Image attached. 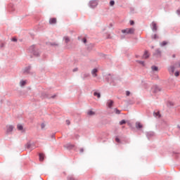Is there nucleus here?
<instances>
[{
    "label": "nucleus",
    "mask_w": 180,
    "mask_h": 180,
    "mask_svg": "<svg viewBox=\"0 0 180 180\" xmlns=\"http://www.w3.org/2000/svg\"><path fill=\"white\" fill-rule=\"evenodd\" d=\"M149 54L148 51H145L144 54H143V58H148L149 57Z\"/></svg>",
    "instance_id": "ddd939ff"
},
{
    "label": "nucleus",
    "mask_w": 180,
    "mask_h": 180,
    "mask_svg": "<svg viewBox=\"0 0 180 180\" xmlns=\"http://www.w3.org/2000/svg\"><path fill=\"white\" fill-rule=\"evenodd\" d=\"M98 72V69L95 68L91 70V74L93 77H98V75L96 74Z\"/></svg>",
    "instance_id": "39448f33"
},
{
    "label": "nucleus",
    "mask_w": 180,
    "mask_h": 180,
    "mask_svg": "<svg viewBox=\"0 0 180 180\" xmlns=\"http://www.w3.org/2000/svg\"><path fill=\"white\" fill-rule=\"evenodd\" d=\"M126 95H127V96H130V91H126Z\"/></svg>",
    "instance_id": "5701e85b"
},
{
    "label": "nucleus",
    "mask_w": 180,
    "mask_h": 180,
    "mask_svg": "<svg viewBox=\"0 0 180 180\" xmlns=\"http://www.w3.org/2000/svg\"><path fill=\"white\" fill-rule=\"evenodd\" d=\"M156 53H157V54H161V51H160V50H156Z\"/></svg>",
    "instance_id": "393cba45"
},
{
    "label": "nucleus",
    "mask_w": 180,
    "mask_h": 180,
    "mask_svg": "<svg viewBox=\"0 0 180 180\" xmlns=\"http://www.w3.org/2000/svg\"><path fill=\"white\" fill-rule=\"evenodd\" d=\"M178 15H180V10H177Z\"/></svg>",
    "instance_id": "2f4dec72"
},
{
    "label": "nucleus",
    "mask_w": 180,
    "mask_h": 180,
    "mask_svg": "<svg viewBox=\"0 0 180 180\" xmlns=\"http://www.w3.org/2000/svg\"><path fill=\"white\" fill-rule=\"evenodd\" d=\"M115 141H117V143H120V139L119 138H115Z\"/></svg>",
    "instance_id": "4be33fe9"
},
{
    "label": "nucleus",
    "mask_w": 180,
    "mask_h": 180,
    "mask_svg": "<svg viewBox=\"0 0 180 180\" xmlns=\"http://www.w3.org/2000/svg\"><path fill=\"white\" fill-rule=\"evenodd\" d=\"M167 44H168V42L164 41L162 43H160V46L161 47H164V46H167Z\"/></svg>",
    "instance_id": "2eb2a0df"
},
{
    "label": "nucleus",
    "mask_w": 180,
    "mask_h": 180,
    "mask_svg": "<svg viewBox=\"0 0 180 180\" xmlns=\"http://www.w3.org/2000/svg\"><path fill=\"white\" fill-rule=\"evenodd\" d=\"M120 124L122 126V124H126V120H122L121 122H120Z\"/></svg>",
    "instance_id": "6ab92c4d"
},
{
    "label": "nucleus",
    "mask_w": 180,
    "mask_h": 180,
    "mask_svg": "<svg viewBox=\"0 0 180 180\" xmlns=\"http://www.w3.org/2000/svg\"><path fill=\"white\" fill-rule=\"evenodd\" d=\"M41 129H44V124H41Z\"/></svg>",
    "instance_id": "c85d7f7f"
},
{
    "label": "nucleus",
    "mask_w": 180,
    "mask_h": 180,
    "mask_svg": "<svg viewBox=\"0 0 180 180\" xmlns=\"http://www.w3.org/2000/svg\"><path fill=\"white\" fill-rule=\"evenodd\" d=\"M7 133H12L13 131L14 127L12 125H8L6 127Z\"/></svg>",
    "instance_id": "7ed1b4c3"
},
{
    "label": "nucleus",
    "mask_w": 180,
    "mask_h": 180,
    "mask_svg": "<svg viewBox=\"0 0 180 180\" xmlns=\"http://www.w3.org/2000/svg\"><path fill=\"white\" fill-rule=\"evenodd\" d=\"M172 57H173V58H175V54H174V55L172 56Z\"/></svg>",
    "instance_id": "e433bc0d"
},
{
    "label": "nucleus",
    "mask_w": 180,
    "mask_h": 180,
    "mask_svg": "<svg viewBox=\"0 0 180 180\" xmlns=\"http://www.w3.org/2000/svg\"><path fill=\"white\" fill-rule=\"evenodd\" d=\"M17 129H18V130H20V131H23V125L18 124Z\"/></svg>",
    "instance_id": "6e6552de"
},
{
    "label": "nucleus",
    "mask_w": 180,
    "mask_h": 180,
    "mask_svg": "<svg viewBox=\"0 0 180 180\" xmlns=\"http://www.w3.org/2000/svg\"><path fill=\"white\" fill-rule=\"evenodd\" d=\"M130 25H131V26H133V25H134V21L130 20Z\"/></svg>",
    "instance_id": "b1692460"
},
{
    "label": "nucleus",
    "mask_w": 180,
    "mask_h": 180,
    "mask_svg": "<svg viewBox=\"0 0 180 180\" xmlns=\"http://www.w3.org/2000/svg\"><path fill=\"white\" fill-rule=\"evenodd\" d=\"M57 23V18H53L49 19V24L50 25H56Z\"/></svg>",
    "instance_id": "f03ea898"
},
{
    "label": "nucleus",
    "mask_w": 180,
    "mask_h": 180,
    "mask_svg": "<svg viewBox=\"0 0 180 180\" xmlns=\"http://www.w3.org/2000/svg\"><path fill=\"white\" fill-rule=\"evenodd\" d=\"M155 115H156V116H160V112H158L155 113Z\"/></svg>",
    "instance_id": "c756f323"
},
{
    "label": "nucleus",
    "mask_w": 180,
    "mask_h": 180,
    "mask_svg": "<svg viewBox=\"0 0 180 180\" xmlns=\"http://www.w3.org/2000/svg\"><path fill=\"white\" fill-rule=\"evenodd\" d=\"M12 41H18V39L15 37H14L12 39Z\"/></svg>",
    "instance_id": "a878e982"
},
{
    "label": "nucleus",
    "mask_w": 180,
    "mask_h": 180,
    "mask_svg": "<svg viewBox=\"0 0 180 180\" xmlns=\"http://www.w3.org/2000/svg\"><path fill=\"white\" fill-rule=\"evenodd\" d=\"M117 113L119 115L120 113V111H117Z\"/></svg>",
    "instance_id": "c9c22d12"
},
{
    "label": "nucleus",
    "mask_w": 180,
    "mask_h": 180,
    "mask_svg": "<svg viewBox=\"0 0 180 180\" xmlns=\"http://www.w3.org/2000/svg\"><path fill=\"white\" fill-rule=\"evenodd\" d=\"M134 28H127L125 30H122V33H124L126 34H134Z\"/></svg>",
    "instance_id": "f257e3e1"
},
{
    "label": "nucleus",
    "mask_w": 180,
    "mask_h": 180,
    "mask_svg": "<svg viewBox=\"0 0 180 180\" xmlns=\"http://www.w3.org/2000/svg\"><path fill=\"white\" fill-rule=\"evenodd\" d=\"M152 26H153L152 30L157 31V24L153 22H152Z\"/></svg>",
    "instance_id": "1a4fd4ad"
},
{
    "label": "nucleus",
    "mask_w": 180,
    "mask_h": 180,
    "mask_svg": "<svg viewBox=\"0 0 180 180\" xmlns=\"http://www.w3.org/2000/svg\"><path fill=\"white\" fill-rule=\"evenodd\" d=\"M169 72H172V74L174 73V71H175V67H174V66L170 67L169 68Z\"/></svg>",
    "instance_id": "f8f14e48"
},
{
    "label": "nucleus",
    "mask_w": 180,
    "mask_h": 180,
    "mask_svg": "<svg viewBox=\"0 0 180 180\" xmlns=\"http://www.w3.org/2000/svg\"><path fill=\"white\" fill-rule=\"evenodd\" d=\"M175 77H179V72H176L174 73Z\"/></svg>",
    "instance_id": "412c9836"
},
{
    "label": "nucleus",
    "mask_w": 180,
    "mask_h": 180,
    "mask_svg": "<svg viewBox=\"0 0 180 180\" xmlns=\"http://www.w3.org/2000/svg\"><path fill=\"white\" fill-rule=\"evenodd\" d=\"M30 49H31V50H34V46H31V47H30Z\"/></svg>",
    "instance_id": "cd10ccee"
},
{
    "label": "nucleus",
    "mask_w": 180,
    "mask_h": 180,
    "mask_svg": "<svg viewBox=\"0 0 180 180\" xmlns=\"http://www.w3.org/2000/svg\"><path fill=\"white\" fill-rule=\"evenodd\" d=\"M154 39H157V34L154 35Z\"/></svg>",
    "instance_id": "473e14b6"
},
{
    "label": "nucleus",
    "mask_w": 180,
    "mask_h": 180,
    "mask_svg": "<svg viewBox=\"0 0 180 180\" xmlns=\"http://www.w3.org/2000/svg\"><path fill=\"white\" fill-rule=\"evenodd\" d=\"M98 3L96 1H90V6L91 8H96Z\"/></svg>",
    "instance_id": "20e7f679"
},
{
    "label": "nucleus",
    "mask_w": 180,
    "mask_h": 180,
    "mask_svg": "<svg viewBox=\"0 0 180 180\" xmlns=\"http://www.w3.org/2000/svg\"><path fill=\"white\" fill-rule=\"evenodd\" d=\"M20 84L21 86H25V85H26V81L22 80L20 82Z\"/></svg>",
    "instance_id": "f3484780"
},
{
    "label": "nucleus",
    "mask_w": 180,
    "mask_h": 180,
    "mask_svg": "<svg viewBox=\"0 0 180 180\" xmlns=\"http://www.w3.org/2000/svg\"><path fill=\"white\" fill-rule=\"evenodd\" d=\"M52 98H56V96H52Z\"/></svg>",
    "instance_id": "58836bf2"
},
{
    "label": "nucleus",
    "mask_w": 180,
    "mask_h": 180,
    "mask_svg": "<svg viewBox=\"0 0 180 180\" xmlns=\"http://www.w3.org/2000/svg\"><path fill=\"white\" fill-rule=\"evenodd\" d=\"M87 115H89V116H94V115H95V112L90 110L87 112Z\"/></svg>",
    "instance_id": "4468645a"
},
{
    "label": "nucleus",
    "mask_w": 180,
    "mask_h": 180,
    "mask_svg": "<svg viewBox=\"0 0 180 180\" xmlns=\"http://www.w3.org/2000/svg\"><path fill=\"white\" fill-rule=\"evenodd\" d=\"M65 43H70V38L68 37H65Z\"/></svg>",
    "instance_id": "dca6fc26"
},
{
    "label": "nucleus",
    "mask_w": 180,
    "mask_h": 180,
    "mask_svg": "<svg viewBox=\"0 0 180 180\" xmlns=\"http://www.w3.org/2000/svg\"><path fill=\"white\" fill-rule=\"evenodd\" d=\"M81 153H84V149H80Z\"/></svg>",
    "instance_id": "72a5a7b5"
},
{
    "label": "nucleus",
    "mask_w": 180,
    "mask_h": 180,
    "mask_svg": "<svg viewBox=\"0 0 180 180\" xmlns=\"http://www.w3.org/2000/svg\"><path fill=\"white\" fill-rule=\"evenodd\" d=\"M67 124H70V120H66Z\"/></svg>",
    "instance_id": "7c9ffc66"
},
{
    "label": "nucleus",
    "mask_w": 180,
    "mask_h": 180,
    "mask_svg": "<svg viewBox=\"0 0 180 180\" xmlns=\"http://www.w3.org/2000/svg\"><path fill=\"white\" fill-rule=\"evenodd\" d=\"M136 129H142L143 128V125L140 122H136Z\"/></svg>",
    "instance_id": "0eeeda50"
},
{
    "label": "nucleus",
    "mask_w": 180,
    "mask_h": 180,
    "mask_svg": "<svg viewBox=\"0 0 180 180\" xmlns=\"http://www.w3.org/2000/svg\"><path fill=\"white\" fill-rule=\"evenodd\" d=\"M94 96H96L98 98H101V93H98V91H95L94 93Z\"/></svg>",
    "instance_id": "9d476101"
},
{
    "label": "nucleus",
    "mask_w": 180,
    "mask_h": 180,
    "mask_svg": "<svg viewBox=\"0 0 180 180\" xmlns=\"http://www.w3.org/2000/svg\"><path fill=\"white\" fill-rule=\"evenodd\" d=\"M73 71H78V69H74V70Z\"/></svg>",
    "instance_id": "f704fd0d"
},
{
    "label": "nucleus",
    "mask_w": 180,
    "mask_h": 180,
    "mask_svg": "<svg viewBox=\"0 0 180 180\" xmlns=\"http://www.w3.org/2000/svg\"><path fill=\"white\" fill-rule=\"evenodd\" d=\"M107 105L109 108H112V105H113V101L112 100H109L107 103Z\"/></svg>",
    "instance_id": "423d86ee"
},
{
    "label": "nucleus",
    "mask_w": 180,
    "mask_h": 180,
    "mask_svg": "<svg viewBox=\"0 0 180 180\" xmlns=\"http://www.w3.org/2000/svg\"><path fill=\"white\" fill-rule=\"evenodd\" d=\"M44 154L40 153L39 154V161H44Z\"/></svg>",
    "instance_id": "9b49d317"
},
{
    "label": "nucleus",
    "mask_w": 180,
    "mask_h": 180,
    "mask_svg": "<svg viewBox=\"0 0 180 180\" xmlns=\"http://www.w3.org/2000/svg\"><path fill=\"white\" fill-rule=\"evenodd\" d=\"M110 6H113V5H115V1H110Z\"/></svg>",
    "instance_id": "aec40b11"
},
{
    "label": "nucleus",
    "mask_w": 180,
    "mask_h": 180,
    "mask_svg": "<svg viewBox=\"0 0 180 180\" xmlns=\"http://www.w3.org/2000/svg\"><path fill=\"white\" fill-rule=\"evenodd\" d=\"M153 71H158V67L157 66H152Z\"/></svg>",
    "instance_id": "a211bd4d"
},
{
    "label": "nucleus",
    "mask_w": 180,
    "mask_h": 180,
    "mask_svg": "<svg viewBox=\"0 0 180 180\" xmlns=\"http://www.w3.org/2000/svg\"><path fill=\"white\" fill-rule=\"evenodd\" d=\"M83 43H84V44L86 43V38L83 39Z\"/></svg>",
    "instance_id": "bb28decb"
},
{
    "label": "nucleus",
    "mask_w": 180,
    "mask_h": 180,
    "mask_svg": "<svg viewBox=\"0 0 180 180\" xmlns=\"http://www.w3.org/2000/svg\"><path fill=\"white\" fill-rule=\"evenodd\" d=\"M141 64H144V62H139Z\"/></svg>",
    "instance_id": "4c0bfd02"
}]
</instances>
